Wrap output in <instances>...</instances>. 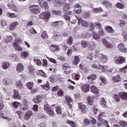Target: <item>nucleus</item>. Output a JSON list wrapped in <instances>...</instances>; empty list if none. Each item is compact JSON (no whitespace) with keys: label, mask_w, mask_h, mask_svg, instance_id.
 Segmentation results:
<instances>
[{"label":"nucleus","mask_w":127,"mask_h":127,"mask_svg":"<svg viewBox=\"0 0 127 127\" xmlns=\"http://www.w3.org/2000/svg\"><path fill=\"white\" fill-rule=\"evenodd\" d=\"M77 20L78 24L81 23V25H82V26H83L84 27H87L89 25V24H88V22L82 20V18H77Z\"/></svg>","instance_id":"dca6fc26"},{"label":"nucleus","mask_w":127,"mask_h":127,"mask_svg":"<svg viewBox=\"0 0 127 127\" xmlns=\"http://www.w3.org/2000/svg\"><path fill=\"white\" fill-rule=\"evenodd\" d=\"M89 42L85 41H81V46L83 48H86V47H88L89 46Z\"/></svg>","instance_id":"de8ad7c7"},{"label":"nucleus","mask_w":127,"mask_h":127,"mask_svg":"<svg viewBox=\"0 0 127 127\" xmlns=\"http://www.w3.org/2000/svg\"><path fill=\"white\" fill-rule=\"evenodd\" d=\"M113 97L114 98V100L116 101V102H119L120 101H121V99L120 98V96L118 94H114L113 95Z\"/></svg>","instance_id":"338daca9"},{"label":"nucleus","mask_w":127,"mask_h":127,"mask_svg":"<svg viewBox=\"0 0 127 127\" xmlns=\"http://www.w3.org/2000/svg\"><path fill=\"white\" fill-rule=\"evenodd\" d=\"M14 99H21V96L19 95V92L17 89H14V95L13 96Z\"/></svg>","instance_id":"4be33fe9"},{"label":"nucleus","mask_w":127,"mask_h":127,"mask_svg":"<svg viewBox=\"0 0 127 127\" xmlns=\"http://www.w3.org/2000/svg\"><path fill=\"white\" fill-rule=\"evenodd\" d=\"M1 26L2 28H6L7 27V22L5 20H1L0 21Z\"/></svg>","instance_id":"c9c22d12"},{"label":"nucleus","mask_w":127,"mask_h":127,"mask_svg":"<svg viewBox=\"0 0 127 127\" xmlns=\"http://www.w3.org/2000/svg\"><path fill=\"white\" fill-rule=\"evenodd\" d=\"M95 26H96L97 28H99V29H100L99 31V34H100V35L103 36V35H105V32L104 31V30H103V29H101L102 25H101V24L99 23H96L95 24Z\"/></svg>","instance_id":"9d476101"},{"label":"nucleus","mask_w":127,"mask_h":127,"mask_svg":"<svg viewBox=\"0 0 127 127\" xmlns=\"http://www.w3.org/2000/svg\"><path fill=\"white\" fill-rule=\"evenodd\" d=\"M28 55L29 54L28 52L24 51L21 53L20 57H21L22 59H26V58L28 57Z\"/></svg>","instance_id":"72a5a7b5"},{"label":"nucleus","mask_w":127,"mask_h":127,"mask_svg":"<svg viewBox=\"0 0 127 127\" xmlns=\"http://www.w3.org/2000/svg\"><path fill=\"white\" fill-rule=\"evenodd\" d=\"M102 43L104 46L107 47V48H113V44L109 43L108 41L106 40V39H103Z\"/></svg>","instance_id":"f8f14e48"},{"label":"nucleus","mask_w":127,"mask_h":127,"mask_svg":"<svg viewBox=\"0 0 127 127\" xmlns=\"http://www.w3.org/2000/svg\"><path fill=\"white\" fill-rule=\"evenodd\" d=\"M93 12H95V13H98L99 12H103L104 10H103V8L102 7H98V8H93Z\"/></svg>","instance_id":"79ce46f5"},{"label":"nucleus","mask_w":127,"mask_h":127,"mask_svg":"<svg viewBox=\"0 0 127 127\" xmlns=\"http://www.w3.org/2000/svg\"><path fill=\"white\" fill-rule=\"evenodd\" d=\"M51 15V13L50 12L47 11L46 12L41 13L39 15V18L40 19H44V20L47 22L48 19L50 18Z\"/></svg>","instance_id":"20e7f679"},{"label":"nucleus","mask_w":127,"mask_h":127,"mask_svg":"<svg viewBox=\"0 0 127 127\" xmlns=\"http://www.w3.org/2000/svg\"><path fill=\"white\" fill-rule=\"evenodd\" d=\"M3 85H10L11 84V80L8 78H4L3 80Z\"/></svg>","instance_id":"c03bdc74"},{"label":"nucleus","mask_w":127,"mask_h":127,"mask_svg":"<svg viewBox=\"0 0 127 127\" xmlns=\"http://www.w3.org/2000/svg\"><path fill=\"white\" fill-rule=\"evenodd\" d=\"M62 68L64 70H68V69L70 70V65L68 64H64Z\"/></svg>","instance_id":"13d9d810"},{"label":"nucleus","mask_w":127,"mask_h":127,"mask_svg":"<svg viewBox=\"0 0 127 127\" xmlns=\"http://www.w3.org/2000/svg\"><path fill=\"white\" fill-rule=\"evenodd\" d=\"M48 1H52L53 5L57 6L60 5V2L59 0H47Z\"/></svg>","instance_id":"ea45409f"},{"label":"nucleus","mask_w":127,"mask_h":127,"mask_svg":"<svg viewBox=\"0 0 127 127\" xmlns=\"http://www.w3.org/2000/svg\"><path fill=\"white\" fill-rule=\"evenodd\" d=\"M41 37L42 38H43L44 39H46V38H48V35H47V32H46V31L43 32Z\"/></svg>","instance_id":"e2e57ef3"},{"label":"nucleus","mask_w":127,"mask_h":127,"mask_svg":"<svg viewBox=\"0 0 127 127\" xmlns=\"http://www.w3.org/2000/svg\"><path fill=\"white\" fill-rule=\"evenodd\" d=\"M18 25V22L15 21L13 22H12L9 26V29L10 30H14L15 28H16V27Z\"/></svg>","instance_id":"5701e85b"},{"label":"nucleus","mask_w":127,"mask_h":127,"mask_svg":"<svg viewBox=\"0 0 127 127\" xmlns=\"http://www.w3.org/2000/svg\"><path fill=\"white\" fill-rule=\"evenodd\" d=\"M96 47H97V45L93 41H91L89 43L88 48L90 49V50H94L96 49Z\"/></svg>","instance_id":"6ab92c4d"},{"label":"nucleus","mask_w":127,"mask_h":127,"mask_svg":"<svg viewBox=\"0 0 127 127\" xmlns=\"http://www.w3.org/2000/svg\"><path fill=\"white\" fill-rule=\"evenodd\" d=\"M113 61L115 64L121 65V64L126 63V59H125L123 56L115 57H114Z\"/></svg>","instance_id":"7ed1b4c3"},{"label":"nucleus","mask_w":127,"mask_h":127,"mask_svg":"<svg viewBox=\"0 0 127 127\" xmlns=\"http://www.w3.org/2000/svg\"><path fill=\"white\" fill-rule=\"evenodd\" d=\"M96 75L95 74H92L89 76H88L87 77V79H88V80H89V81L91 82L92 81H94V80H95V79H96Z\"/></svg>","instance_id":"864d4df0"},{"label":"nucleus","mask_w":127,"mask_h":127,"mask_svg":"<svg viewBox=\"0 0 127 127\" xmlns=\"http://www.w3.org/2000/svg\"><path fill=\"white\" fill-rule=\"evenodd\" d=\"M115 67L110 68L107 65H102L100 64L99 70L103 73H107V72H110L112 73L114 70H115Z\"/></svg>","instance_id":"f03ea898"},{"label":"nucleus","mask_w":127,"mask_h":127,"mask_svg":"<svg viewBox=\"0 0 127 127\" xmlns=\"http://www.w3.org/2000/svg\"><path fill=\"white\" fill-rule=\"evenodd\" d=\"M119 124L121 126V127H127V121H121L120 122Z\"/></svg>","instance_id":"69168bd1"},{"label":"nucleus","mask_w":127,"mask_h":127,"mask_svg":"<svg viewBox=\"0 0 127 127\" xmlns=\"http://www.w3.org/2000/svg\"><path fill=\"white\" fill-rule=\"evenodd\" d=\"M100 80L102 82L100 83L101 86H105V84L107 83V78L105 76L102 75L100 77Z\"/></svg>","instance_id":"7c9ffc66"},{"label":"nucleus","mask_w":127,"mask_h":127,"mask_svg":"<svg viewBox=\"0 0 127 127\" xmlns=\"http://www.w3.org/2000/svg\"><path fill=\"white\" fill-rule=\"evenodd\" d=\"M71 9V6L70 5L69 3H65L64 4V7H63V10L64 12V13H67V10H69V9Z\"/></svg>","instance_id":"412c9836"},{"label":"nucleus","mask_w":127,"mask_h":127,"mask_svg":"<svg viewBox=\"0 0 127 127\" xmlns=\"http://www.w3.org/2000/svg\"><path fill=\"white\" fill-rule=\"evenodd\" d=\"M38 2L40 4L41 7L45 8L46 9H48V3L45 0H38Z\"/></svg>","instance_id":"6e6552de"},{"label":"nucleus","mask_w":127,"mask_h":127,"mask_svg":"<svg viewBox=\"0 0 127 127\" xmlns=\"http://www.w3.org/2000/svg\"><path fill=\"white\" fill-rule=\"evenodd\" d=\"M99 121L97 123V126L98 127H103L104 126H106L107 121L104 119H98Z\"/></svg>","instance_id":"a211bd4d"},{"label":"nucleus","mask_w":127,"mask_h":127,"mask_svg":"<svg viewBox=\"0 0 127 127\" xmlns=\"http://www.w3.org/2000/svg\"><path fill=\"white\" fill-rule=\"evenodd\" d=\"M30 9L33 12V13H35L36 14L37 13H40V8L39 6L36 5H32L30 6Z\"/></svg>","instance_id":"39448f33"},{"label":"nucleus","mask_w":127,"mask_h":127,"mask_svg":"<svg viewBox=\"0 0 127 127\" xmlns=\"http://www.w3.org/2000/svg\"><path fill=\"white\" fill-rule=\"evenodd\" d=\"M118 48L119 51L123 52V53H127V48L125 47V45L123 43H120L118 45Z\"/></svg>","instance_id":"1a4fd4ad"},{"label":"nucleus","mask_w":127,"mask_h":127,"mask_svg":"<svg viewBox=\"0 0 127 127\" xmlns=\"http://www.w3.org/2000/svg\"><path fill=\"white\" fill-rule=\"evenodd\" d=\"M9 57H10V58H12V59L15 61H18V58H17L16 55H12V54H10L9 55Z\"/></svg>","instance_id":"6e6d98bb"},{"label":"nucleus","mask_w":127,"mask_h":127,"mask_svg":"<svg viewBox=\"0 0 127 127\" xmlns=\"http://www.w3.org/2000/svg\"><path fill=\"white\" fill-rule=\"evenodd\" d=\"M66 123H67L68 125H69L71 127H79L78 124L72 121L67 120Z\"/></svg>","instance_id":"bb28decb"},{"label":"nucleus","mask_w":127,"mask_h":127,"mask_svg":"<svg viewBox=\"0 0 127 127\" xmlns=\"http://www.w3.org/2000/svg\"><path fill=\"white\" fill-rule=\"evenodd\" d=\"M15 50V51H19L20 52H21L22 51L23 49L22 47L20 46V45H16V44H12Z\"/></svg>","instance_id":"a878e982"},{"label":"nucleus","mask_w":127,"mask_h":127,"mask_svg":"<svg viewBox=\"0 0 127 127\" xmlns=\"http://www.w3.org/2000/svg\"><path fill=\"white\" fill-rule=\"evenodd\" d=\"M10 67V64H9L8 62H4L2 63V69H4L6 70L8 69Z\"/></svg>","instance_id":"cd10ccee"},{"label":"nucleus","mask_w":127,"mask_h":127,"mask_svg":"<svg viewBox=\"0 0 127 127\" xmlns=\"http://www.w3.org/2000/svg\"><path fill=\"white\" fill-rule=\"evenodd\" d=\"M33 101L35 104H39L41 103V101H42V97H41L40 95L35 96L33 99Z\"/></svg>","instance_id":"f3484780"},{"label":"nucleus","mask_w":127,"mask_h":127,"mask_svg":"<svg viewBox=\"0 0 127 127\" xmlns=\"http://www.w3.org/2000/svg\"><path fill=\"white\" fill-rule=\"evenodd\" d=\"M34 61L38 66H41L42 65V63L41 61H40V60L39 59H34Z\"/></svg>","instance_id":"5fc2aeb1"},{"label":"nucleus","mask_w":127,"mask_h":127,"mask_svg":"<svg viewBox=\"0 0 127 127\" xmlns=\"http://www.w3.org/2000/svg\"><path fill=\"white\" fill-rule=\"evenodd\" d=\"M37 75H39L40 76H42V77H47V75L43 70H40L36 71Z\"/></svg>","instance_id":"e433bc0d"},{"label":"nucleus","mask_w":127,"mask_h":127,"mask_svg":"<svg viewBox=\"0 0 127 127\" xmlns=\"http://www.w3.org/2000/svg\"><path fill=\"white\" fill-rule=\"evenodd\" d=\"M81 90L83 93L86 94L89 91V84H83L81 86Z\"/></svg>","instance_id":"393cba45"},{"label":"nucleus","mask_w":127,"mask_h":127,"mask_svg":"<svg viewBox=\"0 0 127 127\" xmlns=\"http://www.w3.org/2000/svg\"><path fill=\"white\" fill-rule=\"evenodd\" d=\"M67 106L68 108L70 110V112H68L69 117H73L74 116V114L72 113V105L70 104V103H67Z\"/></svg>","instance_id":"4d7b16f0"},{"label":"nucleus","mask_w":127,"mask_h":127,"mask_svg":"<svg viewBox=\"0 0 127 127\" xmlns=\"http://www.w3.org/2000/svg\"><path fill=\"white\" fill-rule=\"evenodd\" d=\"M95 57H98L101 63H102L103 64H105V63H107L108 62V61L109 60V58H108L107 56L102 53H99V51H96L95 52Z\"/></svg>","instance_id":"f257e3e1"},{"label":"nucleus","mask_w":127,"mask_h":127,"mask_svg":"<svg viewBox=\"0 0 127 127\" xmlns=\"http://www.w3.org/2000/svg\"><path fill=\"white\" fill-rule=\"evenodd\" d=\"M41 87L42 89H43L44 90H46V91H48L50 89V84L49 82L46 83L44 85H41Z\"/></svg>","instance_id":"f704fd0d"},{"label":"nucleus","mask_w":127,"mask_h":127,"mask_svg":"<svg viewBox=\"0 0 127 127\" xmlns=\"http://www.w3.org/2000/svg\"><path fill=\"white\" fill-rule=\"evenodd\" d=\"M91 91L93 94H95L96 95H98L99 94V89L95 86H91L90 87Z\"/></svg>","instance_id":"c85d7f7f"},{"label":"nucleus","mask_w":127,"mask_h":127,"mask_svg":"<svg viewBox=\"0 0 127 127\" xmlns=\"http://www.w3.org/2000/svg\"><path fill=\"white\" fill-rule=\"evenodd\" d=\"M65 101L66 102V103H67V104L72 103V102H73V100L72 99L71 97L68 95H66L65 96Z\"/></svg>","instance_id":"3c124183"},{"label":"nucleus","mask_w":127,"mask_h":127,"mask_svg":"<svg viewBox=\"0 0 127 127\" xmlns=\"http://www.w3.org/2000/svg\"><path fill=\"white\" fill-rule=\"evenodd\" d=\"M60 37H61L60 35L58 32H55L53 38L55 39V40H59Z\"/></svg>","instance_id":"603ef678"},{"label":"nucleus","mask_w":127,"mask_h":127,"mask_svg":"<svg viewBox=\"0 0 127 127\" xmlns=\"http://www.w3.org/2000/svg\"><path fill=\"white\" fill-rule=\"evenodd\" d=\"M20 105H21L20 103L18 102H13L12 103V106L13 109H17V108L20 106Z\"/></svg>","instance_id":"37998d69"},{"label":"nucleus","mask_w":127,"mask_h":127,"mask_svg":"<svg viewBox=\"0 0 127 127\" xmlns=\"http://www.w3.org/2000/svg\"><path fill=\"white\" fill-rule=\"evenodd\" d=\"M12 9L14 11H16V12H19V11L21 10L20 6L15 5L13 7Z\"/></svg>","instance_id":"680f3d73"},{"label":"nucleus","mask_w":127,"mask_h":127,"mask_svg":"<svg viewBox=\"0 0 127 127\" xmlns=\"http://www.w3.org/2000/svg\"><path fill=\"white\" fill-rule=\"evenodd\" d=\"M100 105H101L103 108H107V102H106L105 98L101 99L100 102Z\"/></svg>","instance_id":"a19ab883"},{"label":"nucleus","mask_w":127,"mask_h":127,"mask_svg":"<svg viewBox=\"0 0 127 127\" xmlns=\"http://www.w3.org/2000/svg\"><path fill=\"white\" fill-rule=\"evenodd\" d=\"M67 43L69 45L73 44V38H72V37H68L67 40Z\"/></svg>","instance_id":"774afa93"},{"label":"nucleus","mask_w":127,"mask_h":127,"mask_svg":"<svg viewBox=\"0 0 127 127\" xmlns=\"http://www.w3.org/2000/svg\"><path fill=\"white\" fill-rule=\"evenodd\" d=\"M79 62H80V59L79 58V57L75 56L72 64L73 65H78Z\"/></svg>","instance_id":"58836bf2"},{"label":"nucleus","mask_w":127,"mask_h":127,"mask_svg":"<svg viewBox=\"0 0 127 127\" xmlns=\"http://www.w3.org/2000/svg\"><path fill=\"white\" fill-rule=\"evenodd\" d=\"M34 85V83L32 82H28L26 84V87L29 89V90H32V88H33V86Z\"/></svg>","instance_id":"49530a36"},{"label":"nucleus","mask_w":127,"mask_h":127,"mask_svg":"<svg viewBox=\"0 0 127 127\" xmlns=\"http://www.w3.org/2000/svg\"><path fill=\"white\" fill-rule=\"evenodd\" d=\"M91 67L93 68V69H97V70H100V64H97L95 63H94L91 65Z\"/></svg>","instance_id":"052dcab7"},{"label":"nucleus","mask_w":127,"mask_h":127,"mask_svg":"<svg viewBox=\"0 0 127 127\" xmlns=\"http://www.w3.org/2000/svg\"><path fill=\"white\" fill-rule=\"evenodd\" d=\"M105 30L108 33H113L114 31H115L114 29H113V28L110 26L105 27Z\"/></svg>","instance_id":"473e14b6"},{"label":"nucleus","mask_w":127,"mask_h":127,"mask_svg":"<svg viewBox=\"0 0 127 127\" xmlns=\"http://www.w3.org/2000/svg\"><path fill=\"white\" fill-rule=\"evenodd\" d=\"M44 110L47 113L50 110H51L50 109V107H49V105L47 103H45L44 104Z\"/></svg>","instance_id":"bf43d9fd"},{"label":"nucleus","mask_w":127,"mask_h":127,"mask_svg":"<svg viewBox=\"0 0 127 127\" xmlns=\"http://www.w3.org/2000/svg\"><path fill=\"white\" fill-rule=\"evenodd\" d=\"M22 42V40L20 38H16L12 44L19 45Z\"/></svg>","instance_id":"a18cd8bd"},{"label":"nucleus","mask_w":127,"mask_h":127,"mask_svg":"<svg viewBox=\"0 0 127 127\" xmlns=\"http://www.w3.org/2000/svg\"><path fill=\"white\" fill-rule=\"evenodd\" d=\"M119 96L121 97L122 100L127 101V92H120Z\"/></svg>","instance_id":"2f4dec72"},{"label":"nucleus","mask_w":127,"mask_h":127,"mask_svg":"<svg viewBox=\"0 0 127 127\" xmlns=\"http://www.w3.org/2000/svg\"><path fill=\"white\" fill-rule=\"evenodd\" d=\"M16 87L18 89H23V88H24V86H23V84H22V82H21V80H18L16 82Z\"/></svg>","instance_id":"c756f323"},{"label":"nucleus","mask_w":127,"mask_h":127,"mask_svg":"<svg viewBox=\"0 0 127 127\" xmlns=\"http://www.w3.org/2000/svg\"><path fill=\"white\" fill-rule=\"evenodd\" d=\"M32 115H33V113H32V111H29L27 112L24 116V119L25 121H29V120H30V118L32 116Z\"/></svg>","instance_id":"9b49d317"},{"label":"nucleus","mask_w":127,"mask_h":127,"mask_svg":"<svg viewBox=\"0 0 127 127\" xmlns=\"http://www.w3.org/2000/svg\"><path fill=\"white\" fill-rule=\"evenodd\" d=\"M22 103L24 104L21 106V110H22V111H26V110L28 109V105H29V102H28V101H27V99H23Z\"/></svg>","instance_id":"423d86ee"},{"label":"nucleus","mask_w":127,"mask_h":127,"mask_svg":"<svg viewBox=\"0 0 127 127\" xmlns=\"http://www.w3.org/2000/svg\"><path fill=\"white\" fill-rule=\"evenodd\" d=\"M24 69V67L23 66V64L21 63L18 64L16 67L17 72H18V73H20L22 72Z\"/></svg>","instance_id":"aec40b11"},{"label":"nucleus","mask_w":127,"mask_h":127,"mask_svg":"<svg viewBox=\"0 0 127 127\" xmlns=\"http://www.w3.org/2000/svg\"><path fill=\"white\" fill-rule=\"evenodd\" d=\"M78 109L82 114H86L88 112V109L86 108V105L82 103H78Z\"/></svg>","instance_id":"0eeeda50"},{"label":"nucleus","mask_w":127,"mask_h":127,"mask_svg":"<svg viewBox=\"0 0 127 127\" xmlns=\"http://www.w3.org/2000/svg\"><path fill=\"white\" fill-rule=\"evenodd\" d=\"M112 79L113 82H119V81H121V75L118 74L116 76L113 77Z\"/></svg>","instance_id":"09e8293b"},{"label":"nucleus","mask_w":127,"mask_h":127,"mask_svg":"<svg viewBox=\"0 0 127 127\" xmlns=\"http://www.w3.org/2000/svg\"><path fill=\"white\" fill-rule=\"evenodd\" d=\"M13 41V37L11 36H6L4 38V42L5 43H11Z\"/></svg>","instance_id":"ddd939ff"},{"label":"nucleus","mask_w":127,"mask_h":127,"mask_svg":"<svg viewBox=\"0 0 127 127\" xmlns=\"http://www.w3.org/2000/svg\"><path fill=\"white\" fill-rule=\"evenodd\" d=\"M55 110L58 115H61V113H62V110L61 109V107H60V106H56Z\"/></svg>","instance_id":"8fccbe9b"},{"label":"nucleus","mask_w":127,"mask_h":127,"mask_svg":"<svg viewBox=\"0 0 127 127\" xmlns=\"http://www.w3.org/2000/svg\"><path fill=\"white\" fill-rule=\"evenodd\" d=\"M53 14H55V15H61V14H62V12H61V11L59 10H54L52 12Z\"/></svg>","instance_id":"0e129e2a"},{"label":"nucleus","mask_w":127,"mask_h":127,"mask_svg":"<svg viewBox=\"0 0 127 127\" xmlns=\"http://www.w3.org/2000/svg\"><path fill=\"white\" fill-rule=\"evenodd\" d=\"M101 4H103L106 7H112V3L107 0H102L100 1Z\"/></svg>","instance_id":"4468645a"},{"label":"nucleus","mask_w":127,"mask_h":127,"mask_svg":"<svg viewBox=\"0 0 127 127\" xmlns=\"http://www.w3.org/2000/svg\"><path fill=\"white\" fill-rule=\"evenodd\" d=\"M87 102L88 105L90 106H92L94 104V98L92 96H89L87 98Z\"/></svg>","instance_id":"4c0bfd02"},{"label":"nucleus","mask_w":127,"mask_h":127,"mask_svg":"<svg viewBox=\"0 0 127 127\" xmlns=\"http://www.w3.org/2000/svg\"><path fill=\"white\" fill-rule=\"evenodd\" d=\"M50 50L52 51V52H56V51L59 52L60 51V47L56 45H52L50 46Z\"/></svg>","instance_id":"2eb2a0df"},{"label":"nucleus","mask_w":127,"mask_h":127,"mask_svg":"<svg viewBox=\"0 0 127 127\" xmlns=\"http://www.w3.org/2000/svg\"><path fill=\"white\" fill-rule=\"evenodd\" d=\"M7 16L10 18H16L18 16V14L17 13H11L9 12H7Z\"/></svg>","instance_id":"b1692460"}]
</instances>
